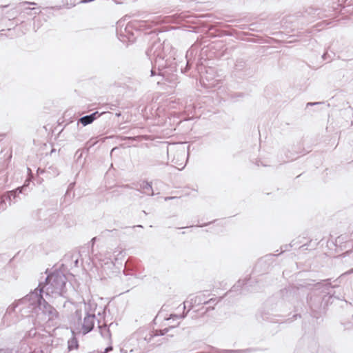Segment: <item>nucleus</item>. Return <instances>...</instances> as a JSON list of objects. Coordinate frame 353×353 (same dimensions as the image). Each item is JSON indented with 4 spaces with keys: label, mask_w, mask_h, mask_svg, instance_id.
I'll return each instance as SVG.
<instances>
[{
    "label": "nucleus",
    "mask_w": 353,
    "mask_h": 353,
    "mask_svg": "<svg viewBox=\"0 0 353 353\" xmlns=\"http://www.w3.org/2000/svg\"><path fill=\"white\" fill-rule=\"evenodd\" d=\"M104 263L102 264V267L104 270L110 269L114 266V262L112 258H108L103 260Z\"/></svg>",
    "instance_id": "11"
},
{
    "label": "nucleus",
    "mask_w": 353,
    "mask_h": 353,
    "mask_svg": "<svg viewBox=\"0 0 353 353\" xmlns=\"http://www.w3.org/2000/svg\"><path fill=\"white\" fill-rule=\"evenodd\" d=\"M205 299V296L203 293L198 294L195 296L190 295L188 300L184 302V308L186 307V304H190V307H193L194 305L214 303L216 301V299H210L208 301Z\"/></svg>",
    "instance_id": "6"
},
{
    "label": "nucleus",
    "mask_w": 353,
    "mask_h": 353,
    "mask_svg": "<svg viewBox=\"0 0 353 353\" xmlns=\"http://www.w3.org/2000/svg\"><path fill=\"white\" fill-rule=\"evenodd\" d=\"M172 151L168 150V154L170 155L171 154Z\"/></svg>",
    "instance_id": "23"
},
{
    "label": "nucleus",
    "mask_w": 353,
    "mask_h": 353,
    "mask_svg": "<svg viewBox=\"0 0 353 353\" xmlns=\"http://www.w3.org/2000/svg\"><path fill=\"white\" fill-rule=\"evenodd\" d=\"M206 225H207V224H204V225H199V226H200V227H203V226Z\"/></svg>",
    "instance_id": "25"
},
{
    "label": "nucleus",
    "mask_w": 353,
    "mask_h": 353,
    "mask_svg": "<svg viewBox=\"0 0 353 353\" xmlns=\"http://www.w3.org/2000/svg\"><path fill=\"white\" fill-rule=\"evenodd\" d=\"M321 103H322L321 102H309L307 103V107L313 106V105H319Z\"/></svg>",
    "instance_id": "15"
},
{
    "label": "nucleus",
    "mask_w": 353,
    "mask_h": 353,
    "mask_svg": "<svg viewBox=\"0 0 353 353\" xmlns=\"http://www.w3.org/2000/svg\"><path fill=\"white\" fill-rule=\"evenodd\" d=\"M48 302L50 301L43 296V294H38L37 291L32 292L20 299L16 304L9 306L4 318L11 315L16 307H20V310H26L28 313L34 312L37 309H39L43 314L48 315L49 321H53L57 319L58 312Z\"/></svg>",
    "instance_id": "1"
},
{
    "label": "nucleus",
    "mask_w": 353,
    "mask_h": 353,
    "mask_svg": "<svg viewBox=\"0 0 353 353\" xmlns=\"http://www.w3.org/2000/svg\"><path fill=\"white\" fill-rule=\"evenodd\" d=\"M169 329L170 328H165L163 330H156L154 333L147 332L145 334L144 332H140L141 338L139 339V345L141 352H144L148 350L146 348V344L150 343L154 336H163L169 331Z\"/></svg>",
    "instance_id": "5"
},
{
    "label": "nucleus",
    "mask_w": 353,
    "mask_h": 353,
    "mask_svg": "<svg viewBox=\"0 0 353 353\" xmlns=\"http://www.w3.org/2000/svg\"><path fill=\"white\" fill-rule=\"evenodd\" d=\"M140 188L143 190V193L148 195H153V190L151 183L147 181H142L140 183Z\"/></svg>",
    "instance_id": "10"
},
{
    "label": "nucleus",
    "mask_w": 353,
    "mask_h": 353,
    "mask_svg": "<svg viewBox=\"0 0 353 353\" xmlns=\"http://www.w3.org/2000/svg\"><path fill=\"white\" fill-rule=\"evenodd\" d=\"M248 350H223L219 353H246Z\"/></svg>",
    "instance_id": "14"
},
{
    "label": "nucleus",
    "mask_w": 353,
    "mask_h": 353,
    "mask_svg": "<svg viewBox=\"0 0 353 353\" xmlns=\"http://www.w3.org/2000/svg\"><path fill=\"white\" fill-rule=\"evenodd\" d=\"M177 152H178L179 154H181V155H182V156H183V157L185 156V152L184 148H183V149H179V150H177Z\"/></svg>",
    "instance_id": "16"
},
{
    "label": "nucleus",
    "mask_w": 353,
    "mask_h": 353,
    "mask_svg": "<svg viewBox=\"0 0 353 353\" xmlns=\"http://www.w3.org/2000/svg\"><path fill=\"white\" fill-rule=\"evenodd\" d=\"M83 312L81 310H76L73 316L74 324L77 329H80L83 334H86L92 330L94 322V314H88L84 313V317L82 321Z\"/></svg>",
    "instance_id": "4"
},
{
    "label": "nucleus",
    "mask_w": 353,
    "mask_h": 353,
    "mask_svg": "<svg viewBox=\"0 0 353 353\" xmlns=\"http://www.w3.org/2000/svg\"><path fill=\"white\" fill-rule=\"evenodd\" d=\"M76 155L78 158H81L82 157V152H80V150H77L76 152Z\"/></svg>",
    "instance_id": "17"
},
{
    "label": "nucleus",
    "mask_w": 353,
    "mask_h": 353,
    "mask_svg": "<svg viewBox=\"0 0 353 353\" xmlns=\"http://www.w3.org/2000/svg\"><path fill=\"white\" fill-rule=\"evenodd\" d=\"M147 55L151 59L152 68L151 70V76L155 75V70H159L165 68L166 63L164 59V53L162 50L161 44L158 43L154 44L152 48L147 52Z\"/></svg>",
    "instance_id": "3"
},
{
    "label": "nucleus",
    "mask_w": 353,
    "mask_h": 353,
    "mask_svg": "<svg viewBox=\"0 0 353 353\" xmlns=\"http://www.w3.org/2000/svg\"><path fill=\"white\" fill-rule=\"evenodd\" d=\"M285 250H286V248H285V250H281V252H284V251H285Z\"/></svg>",
    "instance_id": "26"
},
{
    "label": "nucleus",
    "mask_w": 353,
    "mask_h": 353,
    "mask_svg": "<svg viewBox=\"0 0 353 353\" xmlns=\"http://www.w3.org/2000/svg\"><path fill=\"white\" fill-rule=\"evenodd\" d=\"M24 186L18 187L14 190L8 191L6 194L2 196V203L4 204L6 202L8 203V205L10 206L12 203H15L14 199L17 196L18 194L22 192Z\"/></svg>",
    "instance_id": "7"
},
{
    "label": "nucleus",
    "mask_w": 353,
    "mask_h": 353,
    "mask_svg": "<svg viewBox=\"0 0 353 353\" xmlns=\"http://www.w3.org/2000/svg\"><path fill=\"white\" fill-rule=\"evenodd\" d=\"M101 334L103 336V337H105L106 336L104 335L102 332H101Z\"/></svg>",
    "instance_id": "27"
},
{
    "label": "nucleus",
    "mask_w": 353,
    "mask_h": 353,
    "mask_svg": "<svg viewBox=\"0 0 353 353\" xmlns=\"http://www.w3.org/2000/svg\"><path fill=\"white\" fill-rule=\"evenodd\" d=\"M245 285V280H239L236 285L233 286V290L232 291H234L236 288L242 287L243 285Z\"/></svg>",
    "instance_id": "13"
},
{
    "label": "nucleus",
    "mask_w": 353,
    "mask_h": 353,
    "mask_svg": "<svg viewBox=\"0 0 353 353\" xmlns=\"http://www.w3.org/2000/svg\"><path fill=\"white\" fill-rule=\"evenodd\" d=\"M116 115H117V117H119V116L121 115V113H120V112H119V113H116Z\"/></svg>",
    "instance_id": "22"
},
{
    "label": "nucleus",
    "mask_w": 353,
    "mask_h": 353,
    "mask_svg": "<svg viewBox=\"0 0 353 353\" xmlns=\"http://www.w3.org/2000/svg\"><path fill=\"white\" fill-rule=\"evenodd\" d=\"M84 313L88 314H94L97 312L98 315L101 314V308L97 311V303L94 299H90L88 302H84Z\"/></svg>",
    "instance_id": "8"
},
{
    "label": "nucleus",
    "mask_w": 353,
    "mask_h": 353,
    "mask_svg": "<svg viewBox=\"0 0 353 353\" xmlns=\"http://www.w3.org/2000/svg\"><path fill=\"white\" fill-rule=\"evenodd\" d=\"M119 255H122V252H121V251H119V254H118V255L117 256V257H115V258H114V260H116V261H117V260L118 259V258H117V257H118Z\"/></svg>",
    "instance_id": "21"
},
{
    "label": "nucleus",
    "mask_w": 353,
    "mask_h": 353,
    "mask_svg": "<svg viewBox=\"0 0 353 353\" xmlns=\"http://www.w3.org/2000/svg\"><path fill=\"white\" fill-rule=\"evenodd\" d=\"M78 263V260H76L75 261V265H77Z\"/></svg>",
    "instance_id": "24"
},
{
    "label": "nucleus",
    "mask_w": 353,
    "mask_h": 353,
    "mask_svg": "<svg viewBox=\"0 0 353 353\" xmlns=\"http://www.w3.org/2000/svg\"><path fill=\"white\" fill-rule=\"evenodd\" d=\"M24 3H26V4H30V5H36V3H34V2H29V1H26V2H24Z\"/></svg>",
    "instance_id": "19"
},
{
    "label": "nucleus",
    "mask_w": 353,
    "mask_h": 353,
    "mask_svg": "<svg viewBox=\"0 0 353 353\" xmlns=\"http://www.w3.org/2000/svg\"><path fill=\"white\" fill-rule=\"evenodd\" d=\"M112 347H108L105 349V352L104 353H108V352H109L110 350H112Z\"/></svg>",
    "instance_id": "18"
},
{
    "label": "nucleus",
    "mask_w": 353,
    "mask_h": 353,
    "mask_svg": "<svg viewBox=\"0 0 353 353\" xmlns=\"http://www.w3.org/2000/svg\"><path fill=\"white\" fill-rule=\"evenodd\" d=\"M184 316H178V315H173V316H172V318L175 317V318H177V319H178V318H183Z\"/></svg>",
    "instance_id": "20"
},
{
    "label": "nucleus",
    "mask_w": 353,
    "mask_h": 353,
    "mask_svg": "<svg viewBox=\"0 0 353 353\" xmlns=\"http://www.w3.org/2000/svg\"><path fill=\"white\" fill-rule=\"evenodd\" d=\"M101 114L98 112L92 113L91 114L82 117L79 119V122L83 125H88L92 123Z\"/></svg>",
    "instance_id": "9"
},
{
    "label": "nucleus",
    "mask_w": 353,
    "mask_h": 353,
    "mask_svg": "<svg viewBox=\"0 0 353 353\" xmlns=\"http://www.w3.org/2000/svg\"><path fill=\"white\" fill-rule=\"evenodd\" d=\"M66 282L65 276L60 271H55L48 275L45 283H40L34 292L43 294L49 301L54 303L58 299L68 298Z\"/></svg>",
    "instance_id": "2"
},
{
    "label": "nucleus",
    "mask_w": 353,
    "mask_h": 353,
    "mask_svg": "<svg viewBox=\"0 0 353 353\" xmlns=\"http://www.w3.org/2000/svg\"><path fill=\"white\" fill-rule=\"evenodd\" d=\"M193 54H194V50H193V48H191L190 49H189V50L187 51V52H186V55H185V57H186V59H188V61H187V66H188V65H189V62H190V61H189V59H188V57H192V56H193Z\"/></svg>",
    "instance_id": "12"
}]
</instances>
